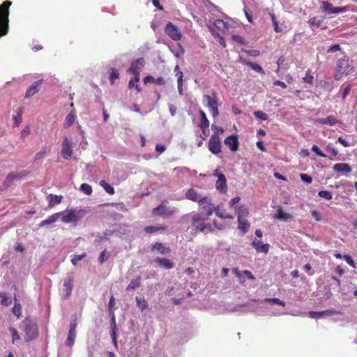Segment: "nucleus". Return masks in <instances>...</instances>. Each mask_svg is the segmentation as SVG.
Masks as SVG:
<instances>
[{
  "label": "nucleus",
  "mask_w": 357,
  "mask_h": 357,
  "mask_svg": "<svg viewBox=\"0 0 357 357\" xmlns=\"http://www.w3.org/2000/svg\"><path fill=\"white\" fill-rule=\"evenodd\" d=\"M208 218L204 216L203 213H192L191 225L195 232H202L204 234H207L214 231L213 225L207 222Z\"/></svg>",
  "instance_id": "nucleus-1"
},
{
  "label": "nucleus",
  "mask_w": 357,
  "mask_h": 357,
  "mask_svg": "<svg viewBox=\"0 0 357 357\" xmlns=\"http://www.w3.org/2000/svg\"><path fill=\"white\" fill-rule=\"evenodd\" d=\"M199 206L202 210L201 213L206 217H209L213 212L215 215L222 219H232L231 215L225 214V212H219V206H215L210 198L207 197H202L199 201Z\"/></svg>",
  "instance_id": "nucleus-2"
},
{
  "label": "nucleus",
  "mask_w": 357,
  "mask_h": 357,
  "mask_svg": "<svg viewBox=\"0 0 357 357\" xmlns=\"http://www.w3.org/2000/svg\"><path fill=\"white\" fill-rule=\"evenodd\" d=\"M20 328L25 333L24 340L26 342L36 340L39 335L38 325L31 317H26L20 323Z\"/></svg>",
  "instance_id": "nucleus-3"
},
{
  "label": "nucleus",
  "mask_w": 357,
  "mask_h": 357,
  "mask_svg": "<svg viewBox=\"0 0 357 357\" xmlns=\"http://www.w3.org/2000/svg\"><path fill=\"white\" fill-rule=\"evenodd\" d=\"M10 0L3 1L0 6V38L6 36L8 31Z\"/></svg>",
  "instance_id": "nucleus-4"
},
{
  "label": "nucleus",
  "mask_w": 357,
  "mask_h": 357,
  "mask_svg": "<svg viewBox=\"0 0 357 357\" xmlns=\"http://www.w3.org/2000/svg\"><path fill=\"white\" fill-rule=\"evenodd\" d=\"M351 61L347 55L337 61L336 70L338 73L345 74L346 75L351 74L354 71V68L351 65Z\"/></svg>",
  "instance_id": "nucleus-5"
},
{
  "label": "nucleus",
  "mask_w": 357,
  "mask_h": 357,
  "mask_svg": "<svg viewBox=\"0 0 357 357\" xmlns=\"http://www.w3.org/2000/svg\"><path fill=\"white\" fill-rule=\"evenodd\" d=\"M176 211L177 209L175 207L166 206L162 202L158 206L154 208L152 213L154 215H158L163 218H168Z\"/></svg>",
  "instance_id": "nucleus-6"
},
{
  "label": "nucleus",
  "mask_w": 357,
  "mask_h": 357,
  "mask_svg": "<svg viewBox=\"0 0 357 357\" xmlns=\"http://www.w3.org/2000/svg\"><path fill=\"white\" fill-rule=\"evenodd\" d=\"M145 65V60L144 58H138L137 59L133 61L130 68L128 69L127 72L133 74L135 75V81H139V73L142 69L144 68Z\"/></svg>",
  "instance_id": "nucleus-7"
},
{
  "label": "nucleus",
  "mask_w": 357,
  "mask_h": 357,
  "mask_svg": "<svg viewBox=\"0 0 357 357\" xmlns=\"http://www.w3.org/2000/svg\"><path fill=\"white\" fill-rule=\"evenodd\" d=\"M86 214L84 209H80L77 211L71 209L68 213L61 217V220L66 223L72 222H78Z\"/></svg>",
  "instance_id": "nucleus-8"
},
{
  "label": "nucleus",
  "mask_w": 357,
  "mask_h": 357,
  "mask_svg": "<svg viewBox=\"0 0 357 357\" xmlns=\"http://www.w3.org/2000/svg\"><path fill=\"white\" fill-rule=\"evenodd\" d=\"M77 315L74 314L72 317V320L70 323L69 326V331L68 334V337L66 341V345L68 347H72L75 343V340L76 338V328H77Z\"/></svg>",
  "instance_id": "nucleus-9"
},
{
  "label": "nucleus",
  "mask_w": 357,
  "mask_h": 357,
  "mask_svg": "<svg viewBox=\"0 0 357 357\" xmlns=\"http://www.w3.org/2000/svg\"><path fill=\"white\" fill-rule=\"evenodd\" d=\"M221 148L219 134L218 132H214L208 142V149L213 154L218 155L222 151Z\"/></svg>",
  "instance_id": "nucleus-10"
},
{
  "label": "nucleus",
  "mask_w": 357,
  "mask_h": 357,
  "mask_svg": "<svg viewBox=\"0 0 357 357\" xmlns=\"http://www.w3.org/2000/svg\"><path fill=\"white\" fill-rule=\"evenodd\" d=\"M165 32L169 38L175 41H178L181 38V33L178 28L171 22H169L166 24Z\"/></svg>",
  "instance_id": "nucleus-11"
},
{
  "label": "nucleus",
  "mask_w": 357,
  "mask_h": 357,
  "mask_svg": "<svg viewBox=\"0 0 357 357\" xmlns=\"http://www.w3.org/2000/svg\"><path fill=\"white\" fill-rule=\"evenodd\" d=\"M310 317L312 319H319L323 317H331L334 315H342V312L334 309H328L321 312H309Z\"/></svg>",
  "instance_id": "nucleus-12"
},
{
  "label": "nucleus",
  "mask_w": 357,
  "mask_h": 357,
  "mask_svg": "<svg viewBox=\"0 0 357 357\" xmlns=\"http://www.w3.org/2000/svg\"><path fill=\"white\" fill-rule=\"evenodd\" d=\"M322 10L324 12L328 14H337L343 13L347 10V6L343 7H334L333 4L327 1H322Z\"/></svg>",
  "instance_id": "nucleus-13"
},
{
  "label": "nucleus",
  "mask_w": 357,
  "mask_h": 357,
  "mask_svg": "<svg viewBox=\"0 0 357 357\" xmlns=\"http://www.w3.org/2000/svg\"><path fill=\"white\" fill-rule=\"evenodd\" d=\"M224 143L226 146H229V149L235 152L238 149L239 147V142H238V136L237 134H232L228 137H227Z\"/></svg>",
  "instance_id": "nucleus-14"
},
{
  "label": "nucleus",
  "mask_w": 357,
  "mask_h": 357,
  "mask_svg": "<svg viewBox=\"0 0 357 357\" xmlns=\"http://www.w3.org/2000/svg\"><path fill=\"white\" fill-rule=\"evenodd\" d=\"M74 285V279L71 275H68L64 279L63 282V298L67 300L70 298Z\"/></svg>",
  "instance_id": "nucleus-15"
},
{
  "label": "nucleus",
  "mask_w": 357,
  "mask_h": 357,
  "mask_svg": "<svg viewBox=\"0 0 357 357\" xmlns=\"http://www.w3.org/2000/svg\"><path fill=\"white\" fill-rule=\"evenodd\" d=\"M61 156L66 160H69L73 154L72 142L67 137H65L62 142Z\"/></svg>",
  "instance_id": "nucleus-16"
},
{
  "label": "nucleus",
  "mask_w": 357,
  "mask_h": 357,
  "mask_svg": "<svg viewBox=\"0 0 357 357\" xmlns=\"http://www.w3.org/2000/svg\"><path fill=\"white\" fill-rule=\"evenodd\" d=\"M43 83V79H40L38 81L33 82L26 91L25 98H29L36 93H37L40 91Z\"/></svg>",
  "instance_id": "nucleus-17"
},
{
  "label": "nucleus",
  "mask_w": 357,
  "mask_h": 357,
  "mask_svg": "<svg viewBox=\"0 0 357 357\" xmlns=\"http://www.w3.org/2000/svg\"><path fill=\"white\" fill-rule=\"evenodd\" d=\"M110 336L113 342L114 346L117 349L118 343H117V335L119 332V328L116 322V318L110 319Z\"/></svg>",
  "instance_id": "nucleus-18"
},
{
  "label": "nucleus",
  "mask_w": 357,
  "mask_h": 357,
  "mask_svg": "<svg viewBox=\"0 0 357 357\" xmlns=\"http://www.w3.org/2000/svg\"><path fill=\"white\" fill-rule=\"evenodd\" d=\"M215 188L221 193H225L227 191V179L224 174L219 176V178L215 182Z\"/></svg>",
  "instance_id": "nucleus-19"
},
{
  "label": "nucleus",
  "mask_w": 357,
  "mask_h": 357,
  "mask_svg": "<svg viewBox=\"0 0 357 357\" xmlns=\"http://www.w3.org/2000/svg\"><path fill=\"white\" fill-rule=\"evenodd\" d=\"M154 262L157 264L159 266L162 267L165 269L169 270L174 267V263L172 262L171 260L164 258V257H157L154 259Z\"/></svg>",
  "instance_id": "nucleus-20"
},
{
  "label": "nucleus",
  "mask_w": 357,
  "mask_h": 357,
  "mask_svg": "<svg viewBox=\"0 0 357 357\" xmlns=\"http://www.w3.org/2000/svg\"><path fill=\"white\" fill-rule=\"evenodd\" d=\"M116 231H117V229L115 228L114 229H106L102 233V235H100V234H98L94 240V244L99 245L102 242V241L107 240L109 236L114 234L115 232H116Z\"/></svg>",
  "instance_id": "nucleus-21"
},
{
  "label": "nucleus",
  "mask_w": 357,
  "mask_h": 357,
  "mask_svg": "<svg viewBox=\"0 0 357 357\" xmlns=\"http://www.w3.org/2000/svg\"><path fill=\"white\" fill-rule=\"evenodd\" d=\"M334 172L342 174H349L352 171L351 167L348 163H336L333 166Z\"/></svg>",
  "instance_id": "nucleus-22"
},
{
  "label": "nucleus",
  "mask_w": 357,
  "mask_h": 357,
  "mask_svg": "<svg viewBox=\"0 0 357 357\" xmlns=\"http://www.w3.org/2000/svg\"><path fill=\"white\" fill-rule=\"evenodd\" d=\"M251 245L257 252H263L265 254L268 252L270 245L268 243L261 244L260 241L255 239L251 243Z\"/></svg>",
  "instance_id": "nucleus-23"
},
{
  "label": "nucleus",
  "mask_w": 357,
  "mask_h": 357,
  "mask_svg": "<svg viewBox=\"0 0 357 357\" xmlns=\"http://www.w3.org/2000/svg\"><path fill=\"white\" fill-rule=\"evenodd\" d=\"M277 211L278 213L274 215L275 219L287 222L293 218V215L291 214L284 212L281 206H278Z\"/></svg>",
  "instance_id": "nucleus-24"
},
{
  "label": "nucleus",
  "mask_w": 357,
  "mask_h": 357,
  "mask_svg": "<svg viewBox=\"0 0 357 357\" xmlns=\"http://www.w3.org/2000/svg\"><path fill=\"white\" fill-rule=\"evenodd\" d=\"M213 98L209 95H204L203 97L204 100L206 102V105L210 109H215L218 105L216 93L213 92Z\"/></svg>",
  "instance_id": "nucleus-25"
},
{
  "label": "nucleus",
  "mask_w": 357,
  "mask_h": 357,
  "mask_svg": "<svg viewBox=\"0 0 357 357\" xmlns=\"http://www.w3.org/2000/svg\"><path fill=\"white\" fill-rule=\"evenodd\" d=\"M157 251L159 254L165 255L171 252L169 247L165 246L162 243L157 242L151 248V252Z\"/></svg>",
  "instance_id": "nucleus-26"
},
{
  "label": "nucleus",
  "mask_w": 357,
  "mask_h": 357,
  "mask_svg": "<svg viewBox=\"0 0 357 357\" xmlns=\"http://www.w3.org/2000/svg\"><path fill=\"white\" fill-rule=\"evenodd\" d=\"M240 62L243 64L250 66L253 70H255L259 73L265 74V72H264L263 68L257 63H252L248 60L242 59L241 57H240Z\"/></svg>",
  "instance_id": "nucleus-27"
},
{
  "label": "nucleus",
  "mask_w": 357,
  "mask_h": 357,
  "mask_svg": "<svg viewBox=\"0 0 357 357\" xmlns=\"http://www.w3.org/2000/svg\"><path fill=\"white\" fill-rule=\"evenodd\" d=\"M238 228L241 231H242V232L243 234L247 233L250 227V222L246 219H243L240 214L238 215Z\"/></svg>",
  "instance_id": "nucleus-28"
},
{
  "label": "nucleus",
  "mask_w": 357,
  "mask_h": 357,
  "mask_svg": "<svg viewBox=\"0 0 357 357\" xmlns=\"http://www.w3.org/2000/svg\"><path fill=\"white\" fill-rule=\"evenodd\" d=\"M61 213H55L50 215L46 220L41 221L38 226L40 227H45L46 225L54 223L60 217Z\"/></svg>",
  "instance_id": "nucleus-29"
},
{
  "label": "nucleus",
  "mask_w": 357,
  "mask_h": 357,
  "mask_svg": "<svg viewBox=\"0 0 357 357\" xmlns=\"http://www.w3.org/2000/svg\"><path fill=\"white\" fill-rule=\"evenodd\" d=\"M188 199L199 203L202 197H199L197 192L194 188H190L185 193Z\"/></svg>",
  "instance_id": "nucleus-30"
},
{
  "label": "nucleus",
  "mask_w": 357,
  "mask_h": 357,
  "mask_svg": "<svg viewBox=\"0 0 357 357\" xmlns=\"http://www.w3.org/2000/svg\"><path fill=\"white\" fill-rule=\"evenodd\" d=\"M142 284L141 276H137L136 278L132 279L126 287V291L135 290L139 288Z\"/></svg>",
  "instance_id": "nucleus-31"
},
{
  "label": "nucleus",
  "mask_w": 357,
  "mask_h": 357,
  "mask_svg": "<svg viewBox=\"0 0 357 357\" xmlns=\"http://www.w3.org/2000/svg\"><path fill=\"white\" fill-rule=\"evenodd\" d=\"M76 119V114L75 110H72L70 112V113L68 114V115L66 117L65 122L63 124L64 128H69L71 126Z\"/></svg>",
  "instance_id": "nucleus-32"
},
{
  "label": "nucleus",
  "mask_w": 357,
  "mask_h": 357,
  "mask_svg": "<svg viewBox=\"0 0 357 357\" xmlns=\"http://www.w3.org/2000/svg\"><path fill=\"white\" fill-rule=\"evenodd\" d=\"M12 303V298L7 292H0V304L3 306H9Z\"/></svg>",
  "instance_id": "nucleus-33"
},
{
  "label": "nucleus",
  "mask_w": 357,
  "mask_h": 357,
  "mask_svg": "<svg viewBox=\"0 0 357 357\" xmlns=\"http://www.w3.org/2000/svg\"><path fill=\"white\" fill-rule=\"evenodd\" d=\"M62 199V195H53L52 194H50L47 197V199L49 201V207H53L54 205L60 204Z\"/></svg>",
  "instance_id": "nucleus-34"
},
{
  "label": "nucleus",
  "mask_w": 357,
  "mask_h": 357,
  "mask_svg": "<svg viewBox=\"0 0 357 357\" xmlns=\"http://www.w3.org/2000/svg\"><path fill=\"white\" fill-rule=\"evenodd\" d=\"M199 116H200V123L199 124V127H209V121L207 119L206 114L205 112L200 109L199 112Z\"/></svg>",
  "instance_id": "nucleus-35"
},
{
  "label": "nucleus",
  "mask_w": 357,
  "mask_h": 357,
  "mask_svg": "<svg viewBox=\"0 0 357 357\" xmlns=\"http://www.w3.org/2000/svg\"><path fill=\"white\" fill-rule=\"evenodd\" d=\"M15 305L12 308V312L20 319L22 317V305L17 302V298L15 297Z\"/></svg>",
  "instance_id": "nucleus-36"
},
{
  "label": "nucleus",
  "mask_w": 357,
  "mask_h": 357,
  "mask_svg": "<svg viewBox=\"0 0 357 357\" xmlns=\"http://www.w3.org/2000/svg\"><path fill=\"white\" fill-rule=\"evenodd\" d=\"M100 185L102 186L104 190L109 195H114L115 191L114 188L109 185L108 183H107L105 180H101L100 181Z\"/></svg>",
  "instance_id": "nucleus-37"
},
{
  "label": "nucleus",
  "mask_w": 357,
  "mask_h": 357,
  "mask_svg": "<svg viewBox=\"0 0 357 357\" xmlns=\"http://www.w3.org/2000/svg\"><path fill=\"white\" fill-rule=\"evenodd\" d=\"M167 227L165 226L163 227H157V226H147L145 227L144 230L148 234H154L160 230H165Z\"/></svg>",
  "instance_id": "nucleus-38"
},
{
  "label": "nucleus",
  "mask_w": 357,
  "mask_h": 357,
  "mask_svg": "<svg viewBox=\"0 0 357 357\" xmlns=\"http://www.w3.org/2000/svg\"><path fill=\"white\" fill-rule=\"evenodd\" d=\"M15 178H16V175L14 174V172H11L8 174V176L5 178L3 181V186L5 188L10 186Z\"/></svg>",
  "instance_id": "nucleus-39"
},
{
  "label": "nucleus",
  "mask_w": 357,
  "mask_h": 357,
  "mask_svg": "<svg viewBox=\"0 0 357 357\" xmlns=\"http://www.w3.org/2000/svg\"><path fill=\"white\" fill-rule=\"evenodd\" d=\"M330 278L332 280L334 281V284L333 283H331L329 284V286L333 287V288H337V291L340 292V291H341V282H340V280L338 279L336 276H335L333 275H331L330 276Z\"/></svg>",
  "instance_id": "nucleus-40"
},
{
  "label": "nucleus",
  "mask_w": 357,
  "mask_h": 357,
  "mask_svg": "<svg viewBox=\"0 0 357 357\" xmlns=\"http://www.w3.org/2000/svg\"><path fill=\"white\" fill-rule=\"evenodd\" d=\"M110 256V252H108L106 249L104 250L100 255L98 260L100 264H104Z\"/></svg>",
  "instance_id": "nucleus-41"
},
{
  "label": "nucleus",
  "mask_w": 357,
  "mask_h": 357,
  "mask_svg": "<svg viewBox=\"0 0 357 357\" xmlns=\"http://www.w3.org/2000/svg\"><path fill=\"white\" fill-rule=\"evenodd\" d=\"M135 300L137 307L139 308L142 311H144L148 307L147 302L145 301V299H142L137 296Z\"/></svg>",
  "instance_id": "nucleus-42"
},
{
  "label": "nucleus",
  "mask_w": 357,
  "mask_h": 357,
  "mask_svg": "<svg viewBox=\"0 0 357 357\" xmlns=\"http://www.w3.org/2000/svg\"><path fill=\"white\" fill-rule=\"evenodd\" d=\"M8 330L12 335L13 344H15L17 341L20 340V336L19 335L17 331L15 328L10 327Z\"/></svg>",
  "instance_id": "nucleus-43"
},
{
  "label": "nucleus",
  "mask_w": 357,
  "mask_h": 357,
  "mask_svg": "<svg viewBox=\"0 0 357 357\" xmlns=\"http://www.w3.org/2000/svg\"><path fill=\"white\" fill-rule=\"evenodd\" d=\"M264 302H266V303H270V302H272V303H274L275 304H278L279 305H281V306H285L286 303L284 301H282L278 298H266L264 299Z\"/></svg>",
  "instance_id": "nucleus-44"
},
{
  "label": "nucleus",
  "mask_w": 357,
  "mask_h": 357,
  "mask_svg": "<svg viewBox=\"0 0 357 357\" xmlns=\"http://www.w3.org/2000/svg\"><path fill=\"white\" fill-rule=\"evenodd\" d=\"M212 35L217 39L218 42L223 47H226V42L223 36H222L218 32L212 31Z\"/></svg>",
  "instance_id": "nucleus-45"
},
{
  "label": "nucleus",
  "mask_w": 357,
  "mask_h": 357,
  "mask_svg": "<svg viewBox=\"0 0 357 357\" xmlns=\"http://www.w3.org/2000/svg\"><path fill=\"white\" fill-rule=\"evenodd\" d=\"M214 26L218 29H227L228 24L222 20H216L214 22Z\"/></svg>",
  "instance_id": "nucleus-46"
},
{
  "label": "nucleus",
  "mask_w": 357,
  "mask_h": 357,
  "mask_svg": "<svg viewBox=\"0 0 357 357\" xmlns=\"http://www.w3.org/2000/svg\"><path fill=\"white\" fill-rule=\"evenodd\" d=\"M80 190L87 195H91L93 192L91 186L87 183H82L80 185Z\"/></svg>",
  "instance_id": "nucleus-47"
},
{
  "label": "nucleus",
  "mask_w": 357,
  "mask_h": 357,
  "mask_svg": "<svg viewBox=\"0 0 357 357\" xmlns=\"http://www.w3.org/2000/svg\"><path fill=\"white\" fill-rule=\"evenodd\" d=\"M253 114L256 118H257L260 120L266 121V120H268V115L262 111H259V110L255 111Z\"/></svg>",
  "instance_id": "nucleus-48"
},
{
  "label": "nucleus",
  "mask_w": 357,
  "mask_h": 357,
  "mask_svg": "<svg viewBox=\"0 0 357 357\" xmlns=\"http://www.w3.org/2000/svg\"><path fill=\"white\" fill-rule=\"evenodd\" d=\"M323 20H318L316 17H311L308 20V23L310 26H314L317 27H319L321 26Z\"/></svg>",
  "instance_id": "nucleus-49"
},
{
  "label": "nucleus",
  "mask_w": 357,
  "mask_h": 357,
  "mask_svg": "<svg viewBox=\"0 0 357 357\" xmlns=\"http://www.w3.org/2000/svg\"><path fill=\"white\" fill-rule=\"evenodd\" d=\"M318 195L327 200H330L333 197L331 192L328 190H321L319 192Z\"/></svg>",
  "instance_id": "nucleus-50"
},
{
  "label": "nucleus",
  "mask_w": 357,
  "mask_h": 357,
  "mask_svg": "<svg viewBox=\"0 0 357 357\" xmlns=\"http://www.w3.org/2000/svg\"><path fill=\"white\" fill-rule=\"evenodd\" d=\"M231 38L234 41L241 45H247L248 42L239 35H232Z\"/></svg>",
  "instance_id": "nucleus-51"
},
{
  "label": "nucleus",
  "mask_w": 357,
  "mask_h": 357,
  "mask_svg": "<svg viewBox=\"0 0 357 357\" xmlns=\"http://www.w3.org/2000/svg\"><path fill=\"white\" fill-rule=\"evenodd\" d=\"M119 73H118V70L116 69L112 68V73L109 76V81L112 84H114V79H119Z\"/></svg>",
  "instance_id": "nucleus-52"
},
{
  "label": "nucleus",
  "mask_w": 357,
  "mask_h": 357,
  "mask_svg": "<svg viewBox=\"0 0 357 357\" xmlns=\"http://www.w3.org/2000/svg\"><path fill=\"white\" fill-rule=\"evenodd\" d=\"M326 151L328 153H331L334 157L338 154L337 150L335 149L333 144H328L326 146Z\"/></svg>",
  "instance_id": "nucleus-53"
},
{
  "label": "nucleus",
  "mask_w": 357,
  "mask_h": 357,
  "mask_svg": "<svg viewBox=\"0 0 357 357\" xmlns=\"http://www.w3.org/2000/svg\"><path fill=\"white\" fill-rule=\"evenodd\" d=\"M312 151L315 153L317 155L319 156H321V157H324V158H326V157H328L326 154H324L321 150L319 148V146L317 145H315L314 144L312 146Z\"/></svg>",
  "instance_id": "nucleus-54"
},
{
  "label": "nucleus",
  "mask_w": 357,
  "mask_h": 357,
  "mask_svg": "<svg viewBox=\"0 0 357 357\" xmlns=\"http://www.w3.org/2000/svg\"><path fill=\"white\" fill-rule=\"evenodd\" d=\"M300 178L302 181H303L307 184H310L312 182V178L306 174H301Z\"/></svg>",
  "instance_id": "nucleus-55"
},
{
  "label": "nucleus",
  "mask_w": 357,
  "mask_h": 357,
  "mask_svg": "<svg viewBox=\"0 0 357 357\" xmlns=\"http://www.w3.org/2000/svg\"><path fill=\"white\" fill-rule=\"evenodd\" d=\"M85 257L84 254L82 255H74L71 259V262L73 265H76L78 261H81Z\"/></svg>",
  "instance_id": "nucleus-56"
},
{
  "label": "nucleus",
  "mask_w": 357,
  "mask_h": 357,
  "mask_svg": "<svg viewBox=\"0 0 357 357\" xmlns=\"http://www.w3.org/2000/svg\"><path fill=\"white\" fill-rule=\"evenodd\" d=\"M337 122V119L333 115H330L328 117H326V124H328L330 126H334L336 124Z\"/></svg>",
  "instance_id": "nucleus-57"
},
{
  "label": "nucleus",
  "mask_w": 357,
  "mask_h": 357,
  "mask_svg": "<svg viewBox=\"0 0 357 357\" xmlns=\"http://www.w3.org/2000/svg\"><path fill=\"white\" fill-rule=\"evenodd\" d=\"M340 50H341V47H340V45L335 44V45H331L328 49L327 53H334V52H336L340 51Z\"/></svg>",
  "instance_id": "nucleus-58"
},
{
  "label": "nucleus",
  "mask_w": 357,
  "mask_h": 357,
  "mask_svg": "<svg viewBox=\"0 0 357 357\" xmlns=\"http://www.w3.org/2000/svg\"><path fill=\"white\" fill-rule=\"evenodd\" d=\"M242 51L245 52L248 55L252 56H259L260 54V52L259 50H245V49H242Z\"/></svg>",
  "instance_id": "nucleus-59"
},
{
  "label": "nucleus",
  "mask_w": 357,
  "mask_h": 357,
  "mask_svg": "<svg viewBox=\"0 0 357 357\" xmlns=\"http://www.w3.org/2000/svg\"><path fill=\"white\" fill-rule=\"evenodd\" d=\"M343 259L348 264H349L353 268H355V262L350 255H345L343 256Z\"/></svg>",
  "instance_id": "nucleus-60"
},
{
  "label": "nucleus",
  "mask_w": 357,
  "mask_h": 357,
  "mask_svg": "<svg viewBox=\"0 0 357 357\" xmlns=\"http://www.w3.org/2000/svg\"><path fill=\"white\" fill-rule=\"evenodd\" d=\"M330 287L331 286H325L324 287V289H327V291L324 294V296H323V298L324 299H326V300L330 299L333 296V294L331 291Z\"/></svg>",
  "instance_id": "nucleus-61"
},
{
  "label": "nucleus",
  "mask_w": 357,
  "mask_h": 357,
  "mask_svg": "<svg viewBox=\"0 0 357 357\" xmlns=\"http://www.w3.org/2000/svg\"><path fill=\"white\" fill-rule=\"evenodd\" d=\"M311 215L316 221H321L322 220L320 213L316 210L311 211Z\"/></svg>",
  "instance_id": "nucleus-62"
},
{
  "label": "nucleus",
  "mask_w": 357,
  "mask_h": 357,
  "mask_svg": "<svg viewBox=\"0 0 357 357\" xmlns=\"http://www.w3.org/2000/svg\"><path fill=\"white\" fill-rule=\"evenodd\" d=\"M351 89V85H347L346 87H344L343 89V92H342V100H345L347 95L350 93Z\"/></svg>",
  "instance_id": "nucleus-63"
},
{
  "label": "nucleus",
  "mask_w": 357,
  "mask_h": 357,
  "mask_svg": "<svg viewBox=\"0 0 357 357\" xmlns=\"http://www.w3.org/2000/svg\"><path fill=\"white\" fill-rule=\"evenodd\" d=\"M13 119H14L13 126L18 127L20 126V124L22 123V117L19 115H15Z\"/></svg>",
  "instance_id": "nucleus-64"
}]
</instances>
